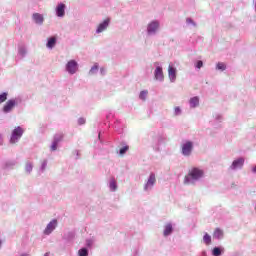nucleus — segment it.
<instances>
[{"label":"nucleus","instance_id":"nucleus-28","mask_svg":"<svg viewBox=\"0 0 256 256\" xmlns=\"http://www.w3.org/2000/svg\"><path fill=\"white\" fill-rule=\"evenodd\" d=\"M78 256H89V249H87L86 247L81 248L78 251Z\"/></svg>","mask_w":256,"mask_h":256},{"label":"nucleus","instance_id":"nucleus-14","mask_svg":"<svg viewBox=\"0 0 256 256\" xmlns=\"http://www.w3.org/2000/svg\"><path fill=\"white\" fill-rule=\"evenodd\" d=\"M32 20L35 22L36 25H43V23H45V17L43 16V14L37 12L32 14Z\"/></svg>","mask_w":256,"mask_h":256},{"label":"nucleus","instance_id":"nucleus-30","mask_svg":"<svg viewBox=\"0 0 256 256\" xmlns=\"http://www.w3.org/2000/svg\"><path fill=\"white\" fill-rule=\"evenodd\" d=\"M203 241L206 245H211V235L205 233L203 236Z\"/></svg>","mask_w":256,"mask_h":256},{"label":"nucleus","instance_id":"nucleus-37","mask_svg":"<svg viewBox=\"0 0 256 256\" xmlns=\"http://www.w3.org/2000/svg\"><path fill=\"white\" fill-rule=\"evenodd\" d=\"M174 115L178 117V115H181V108L180 107H175L174 109Z\"/></svg>","mask_w":256,"mask_h":256},{"label":"nucleus","instance_id":"nucleus-13","mask_svg":"<svg viewBox=\"0 0 256 256\" xmlns=\"http://www.w3.org/2000/svg\"><path fill=\"white\" fill-rule=\"evenodd\" d=\"M65 9H67V6L63 3H59L57 6H56V17H60V18H63L65 17Z\"/></svg>","mask_w":256,"mask_h":256},{"label":"nucleus","instance_id":"nucleus-32","mask_svg":"<svg viewBox=\"0 0 256 256\" xmlns=\"http://www.w3.org/2000/svg\"><path fill=\"white\" fill-rule=\"evenodd\" d=\"M127 151H129V145H125L122 148H120L119 155H125V153H127Z\"/></svg>","mask_w":256,"mask_h":256},{"label":"nucleus","instance_id":"nucleus-31","mask_svg":"<svg viewBox=\"0 0 256 256\" xmlns=\"http://www.w3.org/2000/svg\"><path fill=\"white\" fill-rule=\"evenodd\" d=\"M8 95H9V93H7V92H3L2 94H0V105H1V103H5V101H7Z\"/></svg>","mask_w":256,"mask_h":256},{"label":"nucleus","instance_id":"nucleus-20","mask_svg":"<svg viewBox=\"0 0 256 256\" xmlns=\"http://www.w3.org/2000/svg\"><path fill=\"white\" fill-rule=\"evenodd\" d=\"M190 103V107L192 109H195V107H199V97L195 96V97H192L189 101Z\"/></svg>","mask_w":256,"mask_h":256},{"label":"nucleus","instance_id":"nucleus-7","mask_svg":"<svg viewBox=\"0 0 256 256\" xmlns=\"http://www.w3.org/2000/svg\"><path fill=\"white\" fill-rule=\"evenodd\" d=\"M65 71L69 75H75L79 71V63L76 60H69L65 65Z\"/></svg>","mask_w":256,"mask_h":256},{"label":"nucleus","instance_id":"nucleus-22","mask_svg":"<svg viewBox=\"0 0 256 256\" xmlns=\"http://www.w3.org/2000/svg\"><path fill=\"white\" fill-rule=\"evenodd\" d=\"M33 171V162L31 161H27L26 164H25V172L28 174V175H31V172Z\"/></svg>","mask_w":256,"mask_h":256},{"label":"nucleus","instance_id":"nucleus-1","mask_svg":"<svg viewBox=\"0 0 256 256\" xmlns=\"http://www.w3.org/2000/svg\"><path fill=\"white\" fill-rule=\"evenodd\" d=\"M204 176L205 172L202 169L194 167L189 171L188 175L185 176L184 185H195V183L203 179Z\"/></svg>","mask_w":256,"mask_h":256},{"label":"nucleus","instance_id":"nucleus-21","mask_svg":"<svg viewBox=\"0 0 256 256\" xmlns=\"http://www.w3.org/2000/svg\"><path fill=\"white\" fill-rule=\"evenodd\" d=\"M99 72V64L95 63L88 72V75H97Z\"/></svg>","mask_w":256,"mask_h":256},{"label":"nucleus","instance_id":"nucleus-15","mask_svg":"<svg viewBox=\"0 0 256 256\" xmlns=\"http://www.w3.org/2000/svg\"><path fill=\"white\" fill-rule=\"evenodd\" d=\"M172 234H173V224L169 222L164 226L163 236L169 237V235H172Z\"/></svg>","mask_w":256,"mask_h":256},{"label":"nucleus","instance_id":"nucleus-18","mask_svg":"<svg viewBox=\"0 0 256 256\" xmlns=\"http://www.w3.org/2000/svg\"><path fill=\"white\" fill-rule=\"evenodd\" d=\"M108 187H109L110 191H112V193H115V191H117V189H118L117 180H115V178H111L109 180Z\"/></svg>","mask_w":256,"mask_h":256},{"label":"nucleus","instance_id":"nucleus-43","mask_svg":"<svg viewBox=\"0 0 256 256\" xmlns=\"http://www.w3.org/2000/svg\"><path fill=\"white\" fill-rule=\"evenodd\" d=\"M86 245H87V247H91V240H87Z\"/></svg>","mask_w":256,"mask_h":256},{"label":"nucleus","instance_id":"nucleus-39","mask_svg":"<svg viewBox=\"0 0 256 256\" xmlns=\"http://www.w3.org/2000/svg\"><path fill=\"white\" fill-rule=\"evenodd\" d=\"M85 123H86L85 118H79L78 119V125H85Z\"/></svg>","mask_w":256,"mask_h":256},{"label":"nucleus","instance_id":"nucleus-5","mask_svg":"<svg viewBox=\"0 0 256 256\" xmlns=\"http://www.w3.org/2000/svg\"><path fill=\"white\" fill-rule=\"evenodd\" d=\"M155 183H157V177L155 176V173H150L148 179L146 180L144 184V191L146 193H149V191H153V187H155Z\"/></svg>","mask_w":256,"mask_h":256},{"label":"nucleus","instance_id":"nucleus-19","mask_svg":"<svg viewBox=\"0 0 256 256\" xmlns=\"http://www.w3.org/2000/svg\"><path fill=\"white\" fill-rule=\"evenodd\" d=\"M18 55L21 57V59L27 56V47H25V45H20L18 47Z\"/></svg>","mask_w":256,"mask_h":256},{"label":"nucleus","instance_id":"nucleus-46","mask_svg":"<svg viewBox=\"0 0 256 256\" xmlns=\"http://www.w3.org/2000/svg\"><path fill=\"white\" fill-rule=\"evenodd\" d=\"M1 245H3V242L0 240V249H1Z\"/></svg>","mask_w":256,"mask_h":256},{"label":"nucleus","instance_id":"nucleus-4","mask_svg":"<svg viewBox=\"0 0 256 256\" xmlns=\"http://www.w3.org/2000/svg\"><path fill=\"white\" fill-rule=\"evenodd\" d=\"M19 103H21V98L8 100L2 108L3 113H11V111H13V109H15V106L19 105Z\"/></svg>","mask_w":256,"mask_h":256},{"label":"nucleus","instance_id":"nucleus-17","mask_svg":"<svg viewBox=\"0 0 256 256\" xmlns=\"http://www.w3.org/2000/svg\"><path fill=\"white\" fill-rule=\"evenodd\" d=\"M17 165V162L13 161V160H8L6 162H4V164L2 165V169H4V171H9L11 169H13V167Z\"/></svg>","mask_w":256,"mask_h":256},{"label":"nucleus","instance_id":"nucleus-16","mask_svg":"<svg viewBox=\"0 0 256 256\" xmlns=\"http://www.w3.org/2000/svg\"><path fill=\"white\" fill-rule=\"evenodd\" d=\"M55 45H57V36H51L48 38L46 43L47 49H54Z\"/></svg>","mask_w":256,"mask_h":256},{"label":"nucleus","instance_id":"nucleus-42","mask_svg":"<svg viewBox=\"0 0 256 256\" xmlns=\"http://www.w3.org/2000/svg\"><path fill=\"white\" fill-rule=\"evenodd\" d=\"M0 145H3V135L0 134Z\"/></svg>","mask_w":256,"mask_h":256},{"label":"nucleus","instance_id":"nucleus-10","mask_svg":"<svg viewBox=\"0 0 256 256\" xmlns=\"http://www.w3.org/2000/svg\"><path fill=\"white\" fill-rule=\"evenodd\" d=\"M243 165H245V158L239 157L238 159H236L232 162L229 169L231 171H237L239 169H243Z\"/></svg>","mask_w":256,"mask_h":256},{"label":"nucleus","instance_id":"nucleus-12","mask_svg":"<svg viewBox=\"0 0 256 256\" xmlns=\"http://www.w3.org/2000/svg\"><path fill=\"white\" fill-rule=\"evenodd\" d=\"M168 78L170 83H175V81H177V68L172 64H169L168 66Z\"/></svg>","mask_w":256,"mask_h":256},{"label":"nucleus","instance_id":"nucleus-8","mask_svg":"<svg viewBox=\"0 0 256 256\" xmlns=\"http://www.w3.org/2000/svg\"><path fill=\"white\" fill-rule=\"evenodd\" d=\"M154 65L156 67L154 71V77L156 81L163 83V81H165V76L163 75V67L159 66V62H155Z\"/></svg>","mask_w":256,"mask_h":256},{"label":"nucleus","instance_id":"nucleus-26","mask_svg":"<svg viewBox=\"0 0 256 256\" xmlns=\"http://www.w3.org/2000/svg\"><path fill=\"white\" fill-rule=\"evenodd\" d=\"M227 70V65L223 62H218L216 64V71H226Z\"/></svg>","mask_w":256,"mask_h":256},{"label":"nucleus","instance_id":"nucleus-3","mask_svg":"<svg viewBox=\"0 0 256 256\" xmlns=\"http://www.w3.org/2000/svg\"><path fill=\"white\" fill-rule=\"evenodd\" d=\"M194 145L191 141H185L181 145V154L183 157H191L193 154Z\"/></svg>","mask_w":256,"mask_h":256},{"label":"nucleus","instance_id":"nucleus-6","mask_svg":"<svg viewBox=\"0 0 256 256\" xmlns=\"http://www.w3.org/2000/svg\"><path fill=\"white\" fill-rule=\"evenodd\" d=\"M24 130L21 126L16 127L11 134L10 143L14 145L15 143H19V139L23 137Z\"/></svg>","mask_w":256,"mask_h":256},{"label":"nucleus","instance_id":"nucleus-27","mask_svg":"<svg viewBox=\"0 0 256 256\" xmlns=\"http://www.w3.org/2000/svg\"><path fill=\"white\" fill-rule=\"evenodd\" d=\"M147 95H149V91L147 90H142L139 94V99L141 101H146L147 100Z\"/></svg>","mask_w":256,"mask_h":256},{"label":"nucleus","instance_id":"nucleus-11","mask_svg":"<svg viewBox=\"0 0 256 256\" xmlns=\"http://www.w3.org/2000/svg\"><path fill=\"white\" fill-rule=\"evenodd\" d=\"M57 225H58L57 219L51 220V221L47 224L46 228L44 229L43 234H44V235H51V233H53V231H54L55 229H57Z\"/></svg>","mask_w":256,"mask_h":256},{"label":"nucleus","instance_id":"nucleus-23","mask_svg":"<svg viewBox=\"0 0 256 256\" xmlns=\"http://www.w3.org/2000/svg\"><path fill=\"white\" fill-rule=\"evenodd\" d=\"M214 239H223V230L216 228L213 235Z\"/></svg>","mask_w":256,"mask_h":256},{"label":"nucleus","instance_id":"nucleus-9","mask_svg":"<svg viewBox=\"0 0 256 256\" xmlns=\"http://www.w3.org/2000/svg\"><path fill=\"white\" fill-rule=\"evenodd\" d=\"M109 25H111V18H106L103 22L98 24L96 34L99 35L100 33L107 31V29H109Z\"/></svg>","mask_w":256,"mask_h":256},{"label":"nucleus","instance_id":"nucleus-2","mask_svg":"<svg viewBox=\"0 0 256 256\" xmlns=\"http://www.w3.org/2000/svg\"><path fill=\"white\" fill-rule=\"evenodd\" d=\"M160 29H161V22H159V20H152L147 25L146 33L148 37H154V35H157V33H159Z\"/></svg>","mask_w":256,"mask_h":256},{"label":"nucleus","instance_id":"nucleus-25","mask_svg":"<svg viewBox=\"0 0 256 256\" xmlns=\"http://www.w3.org/2000/svg\"><path fill=\"white\" fill-rule=\"evenodd\" d=\"M223 251H224V249L221 247H214L212 249V255L213 256H221V255H223Z\"/></svg>","mask_w":256,"mask_h":256},{"label":"nucleus","instance_id":"nucleus-44","mask_svg":"<svg viewBox=\"0 0 256 256\" xmlns=\"http://www.w3.org/2000/svg\"><path fill=\"white\" fill-rule=\"evenodd\" d=\"M201 256H207V251H202Z\"/></svg>","mask_w":256,"mask_h":256},{"label":"nucleus","instance_id":"nucleus-41","mask_svg":"<svg viewBox=\"0 0 256 256\" xmlns=\"http://www.w3.org/2000/svg\"><path fill=\"white\" fill-rule=\"evenodd\" d=\"M111 117H113V113L111 112L106 115V119H111Z\"/></svg>","mask_w":256,"mask_h":256},{"label":"nucleus","instance_id":"nucleus-24","mask_svg":"<svg viewBox=\"0 0 256 256\" xmlns=\"http://www.w3.org/2000/svg\"><path fill=\"white\" fill-rule=\"evenodd\" d=\"M63 239H65L66 241H73L75 239V232L70 231V232L64 234Z\"/></svg>","mask_w":256,"mask_h":256},{"label":"nucleus","instance_id":"nucleus-40","mask_svg":"<svg viewBox=\"0 0 256 256\" xmlns=\"http://www.w3.org/2000/svg\"><path fill=\"white\" fill-rule=\"evenodd\" d=\"M100 73L101 75H105V73H107V70H105V68H100Z\"/></svg>","mask_w":256,"mask_h":256},{"label":"nucleus","instance_id":"nucleus-34","mask_svg":"<svg viewBox=\"0 0 256 256\" xmlns=\"http://www.w3.org/2000/svg\"><path fill=\"white\" fill-rule=\"evenodd\" d=\"M45 169H47V160H43L41 166H40V171L44 173Z\"/></svg>","mask_w":256,"mask_h":256},{"label":"nucleus","instance_id":"nucleus-45","mask_svg":"<svg viewBox=\"0 0 256 256\" xmlns=\"http://www.w3.org/2000/svg\"><path fill=\"white\" fill-rule=\"evenodd\" d=\"M21 256H30V255L27 253H24V254H21Z\"/></svg>","mask_w":256,"mask_h":256},{"label":"nucleus","instance_id":"nucleus-36","mask_svg":"<svg viewBox=\"0 0 256 256\" xmlns=\"http://www.w3.org/2000/svg\"><path fill=\"white\" fill-rule=\"evenodd\" d=\"M59 143L52 141V145H51V151H57V147H58Z\"/></svg>","mask_w":256,"mask_h":256},{"label":"nucleus","instance_id":"nucleus-38","mask_svg":"<svg viewBox=\"0 0 256 256\" xmlns=\"http://www.w3.org/2000/svg\"><path fill=\"white\" fill-rule=\"evenodd\" d=\"M195 67H196V69H201V67H203V61L198 60V61L196 62Z\"/></svg>","mask_w":256,"mask_h":256},{"label":"nucleus","instance_id":"nucleus-35","mask_svg":"<svg viewBox=\"0 0 256 256\" xmlns=\"http://www.w3.org/2000/svg\"><path fill=\"white\" fill-rule=\"evenodd\" d=\"M186 23L187 25H193V27H197V23H195V21H193L191 18H187Z\"/></svg>","mask_w":256,"mask_h":256},{"label":"nucleus","instance_id":"nucleus-29","mask_svg":"<svg viewBox=\"0 0 256 256\" xmlns=\"http://www.w3.org/2000/svg\"><path fill=\"white\" fill-rule=\"evenodd\" d=\"M53 141L54 143H61L63 141V134H56L54 137H53Z\"/></svg>","mask_w":256,"mask_h":256},{"label":"nucleus","instance_id":"nucleus-33","mask_svg":"<svg viewBox=\"0 0 256 256\" xmlns=\"http://www.w3.org/2000/svg\"><path fill=\"white\" fill-rule=\"evenodd\" d=\"M214 119L216 123H221V121H223V116L221 114H215Z\"/></svg>","mask_w":256,"mask_h":256}]
</instances>
